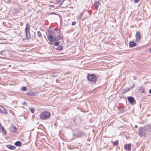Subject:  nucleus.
I'll list each match as a JSON object with an SVG mask.
<instances>
[{
    "mask_svg": "<svg viewBox=\"0 0 151 151\" xmlns=\"http://www.w3.org/2000/svg\"><path fill=\"white\" fill-rule=\"evenodd\" d=\"M50 34L47 36L48 40L51 42H53V38L58 33V30L55 29H52L48 31Z\"/></svg>",
    "mask_w": 151,
    "mask_h": 151,
    "instance_id": "f257e3e1",
    "label": "nucleus"
},
{
    "mask_svg": "<svg viewBox=\"0 0 151 151\" xmlns=\"http://www.w3.org/2000/svg\"><path fill=\"white\" fill-rule=\"evenodd\" d=\"M50 116V113L49 112L46 111L41 113L40 114V118L44 120H47L48 119Z\"/></svg>",
    "mask_w": 151,
    "mask_h": 151,
    "instance_id": "f03ea898",
    "label": "nucleus"
},
{
    "mask_svg": "<svg viewBox=\"0 0 151 151\" xmlns=\"http://www.w3.org/2000/svg\"><path fill=\"white\" fill-rule=\"evenodd\" d=\"M25 32L26 35L25 39L26 40L30 39L31 37V36L30 35L29 25L28 22L26 23Z\"/></svg>",
    "mask_w": 151,
    "mask_h": 151,
    "instance_id": "7ed1b4c3",
    "label": "nucleus"
},
{
    "mask_svg": "<svg viewBox=\"0 0 151 151\" xmlns=\"http://www.w3.org/2000/svg\"><path fill=\"white\" fill-rule=\"evenodd\" d=\"M87 78L88 81H95L96 80V76L93 74H88L87 76Z\"/></svg>",
    "mask_w": 151,
    "mask_h": 151,
    "instance_id": "20e7f679",
    "label": "nucleus"
},
{
    "mask_svg": "<svg viewBox=\"0 0 151 151\" xmlns=\"http://www.w3.org/2000/svg\"><path fill=\"white\" fill-rule=\"evenodd\" d=\"M138 132L140 136H145V134L146 130L145 128L141 127L139 129Z\"/></svg>",
    "mask_w": 151,
    "mask_h": 151,
    "instance_id": "39448f33",
    "label": "nucleus"
},
{
    "mask_svg": "<svg viewBox=\"0 0 151 151\" xmlns=\"http://www.w3.org/2000/svg\"><path fill=\"white\" fill-rule=\"evenodd\" d=\"M136 41L139 42L140 41L141 38L140 33L139 32L137 31L136 32L135 35Z\"/></svg>",
    "mask_w": 151,
    "mask_h": 151,
    "instance_id": "423d86ee",
    "label": "nucleus"
},
{
    "mask_svg": "<svg viewBox=\"0 0 151 151\" xmlns=\"http://www.w3.org/2000/svg\"><path fill=\"white\" fill-rule=\"evenodd\" d=\"M127 99L129 102L131 104H135L136 102L133 97L132 96H129L127 97Z\"/></svg>",
    "mask_w": 151,
    "mask_h": 151,
    "instance_id": "0eeeda50",
    "label": "nucleus"
},
{
    "mask_svg": "<svg viewBox=\"0 0 151 151\" xmlns=\"http://www.w3.org/2000/svg\"><path fill=\"white\" fill-rule=\"evenodd\" d=\"M63 37V36L62 35L59 34L58 35H57V34L53 38V42L54 41H57L58 40H60L62 39V38Z\"/></svg>",
    "mask_w": 151,
    "mask_h": 151,
    "instance_id": "6e6552de",
    "label": "nucleus"
},
{
    "mask_svg": "<svg viewBox=\"0 0 151 151\" xmlns=\"http://www.w3.org/2000/svg\"><path fill=\"white\" fill-rule=\"evenodd\" d=\"M10 131L12 133H14L16 132L17 131V129L13 125H12L9 128Z\"/></svg>",
    "mask_w": 151,
    "mask_h": 151,
    "instance_id": "1a4fd4ad",
    "label": "nucleus"
},
{
    "mask_svg": "<svg viewBox=\"0 0 151 151\" xmlns=\"http://www.w3.org/2000/svg\"><path fill=\"white\" fill-rule=\"evenodd\" d=\"M124 148L125 150H130L131 149L130 144H126L124 146Z\"/></svg>",
    "mask_w": 151,
    "mask_h": 151,
    "instance_id": "9d476101",
    "label": "nucleus"
},
{
    "mask_svg": "<svg viewBox=\"0 0 151 151\" xmlns=\"http://www.w3.org/2000/svg\"><path fill=\"white\" fill-rule=\"evenodd\" d=\"M6 147L9 149L13 150H15L16 149V147L15 146L11 145H6Z\"/></svg>",
    "mask_w": 151,
    "mask_h": 151,
    "instance_id": "9b49d317",
    "label": "nucleus"
},
{
    "mask_svg": "<svg viewBox=\"0 0 151 151\" xmlns=\"http://www.w3.org/2000/svg\"><path fill=\"white\" fill-rule=\"evenodd\" d=\"M145 129L146 131L148 132L151 131V125H148L145 127Z\"/></svg>",
    "mask_w": 151,
    "mask_h": 151,
    "instance_id": "f8f14e48",
    "label": "nucleus"
},
{
    "mask_svg": "<svg viewBox=\"0 0 151 151\" xmlns=\"http://www.w3.org/2000/svg\"><path fill=\"white\" fill-rule=\"evenodd\" d=\"M136 45V43L134 41L130 42L129 43V46L131 47H133Z\"/></svg>",
    "mask_w": 151,
    "mask_h": 151,
    "instance_id": "ddd939ff",
    "label": "nucleus"
},
{
    "mask_svg": "<svg viewBox=\"0 0 151 151\" xmlns=\"http://www.w3.org/2000/svg\"><path fill=\"white\" fill-rule=\"evenodd\" d=\"M100 4L99 2H95L94 4V5L95 7L96 10H97Z\"/></svg>",
    "mask_w": 151,
    "mask_h": 151,
    "instance_id": "4468645a",
    "label": "nucleus"
},
{
    "mask_svg": "<svg viewBox=\"0 0 151 151\" xmlns=\"http://www.w3.org/2000/svg\"><path fill=\"white\" fill-rule=\"evenodd\" d=\"M0 112L5 114H7V110L3 108H0Z\"/></svg>",
    "mask_w": 151,
    "mask_h": 151,
    "instance_id": "2eb2a0df",
    "label": "nucleus"
},
{
    "mask_svg": "<svg viewBox=\"0 0 151 151\" xmlns=\"http://www.w3.org/2000/svg\"><path fill=\"white\" fill-rule=\"evenodd\" d=\"M15 145L17 146L20 147L22 145V143L20 141H17L15 143Z\"/></svg>",
    "mask_w": 151,
    "mask_h": 151,
    "instance_id": "dca6fc26",
    "label": "nucleus"
},
{
    "mask_svg": "<svg viewBox=\"0 0 151 151\" xmlns=\"http://www.w3.org/2000/svg\"><path fill=\"white\" fill-rule=\"evenodd\" d=\"M139 90L140 93H145L144 92V89L142 87H141L139 88Z\"/></svg>",
    "mask_w": 151,
    "mask_h": 151,
    "instance_id": "f3484780",
    "label": "nucleus"
},
{
    "mask_svg": "<svg viewBox=\"0 0 151 151\" xmlns=\"http://www.w3.org/2000/svg\"><path fill=\"white\" fill-rule=\"evenodd\" d=\"M129 88H126V89H122V93H121L122 94H124L125 93V92H127V91H129Z\"/></svg>",
    "mask_w": 151,
    "mask_h": 151,
    "instance_id": "a211bd4d",
    "label": "nucleus"
},
{
    "mask_svg": "<svg viewBox=\"0 0 151 151\" xmlns=\"http://www.w3.org/2000/svg\"><path fill=\"white\" fill-rule=\"evenodd\" d=\"M57 3L59 4H61L64 1V0H56Z\"/></svg>",
    "mask_w": 151,
    "mask_h": 151,
    "instance_id": "6ab92c4d",
    "label": "nucleus"
},
{
    "mask_svg": "<svg viewBox=\"0 0 151 151\" xmlns=\"http://www.w3.org/2000/svg\"><path fill=\"white\" fill-rule=\"evenodd\" d=\"M37 35L38 37H41L42 36L41 34L40 31L37 32Z\"/></svg>",
    "mask_w": 151,
    "mask_h": 151,
    "instance_id": "aec40b11",
    "label": "nucleus"
},
{
    "mask_svg": "<svg viewBox=\"0 0 151 151\" xmlns=\"http://www.w3.org/2000/svg\"><path fill=\"white\" fill-rule=\"evenodd\" d=\"M63 47L62 46H60V47H59L56 48V50H58L60 51L62 50Z\"/></svg>",
    "mask_w": 151,
    "mask_h": 151,
    "instance_id": "412c9836",
    "label": "nucleus"
},
{
    "mask_svg": "<svg viewBox=\"0 0 151 151\" xmlns=\"http://www.w3.org/2000/svg\"><path fill=\"white\" fill-rule=\"evenodd\" d=\"M27 88L26 87L24 86L22 87L21 89V90L22 91H25L26 90Z\"/></svg>",
    "mask_w": 151,
    "mask_h": 151,
    "instance_id": "4be33fe9",
    "label": "nucleus"
},
{
    "mask_svg": "<svg viewBox=\"0 0 151 151\" xmlns=\"http://www.w3.org/2000/svg\"><path fill=\"white\" fill-rule=\"evenodd\" d=\"M118 144V143L116 141L114 142L113 144L114 146H116Z\"/></svg>",
    "mask_w": 151,
    "mask_h": 151,
    "instance_id": "5701e85b",
    "label": "nucleus"
},
{
    "mask_svg": "<svg viewBox=\"0 0 151 151\" xmlns=\"http://www.w3.org/2000/svg\"><path fill=\"white\" fill-rule=\"evenodd\" d=\"M31 112L32 113H33L34 112V110L33 108L32 107L30 109Z\"/></svg>",
    "mask_w": 151,
    "mask_h": 151,
    "instance_id": "b1692460",
    "label": "nucleus"
},
{
    "mask_svg": "<svg viewBox=\"0 0 151 151\" xmlns=\"http://www.w3.org/2000/svg\"><path fill=\"white\" fill-rule=\"evenodd\" d=\"M59 45V43L58 42H55L54 44V45L55 46H57Z\"/></svg>",
    "mask_w": 151,
    "mask_h": 151,
    "instance_id": "393cba45",
    "label": "nucleus"
},
{
    "mask_svg": "<svg viewBox=\"0 0 151 151\" xmlns=\"http://www.w3.org/2000/svg\"><path fill=\"white\" fill-rule=\"evenodd\" d=\"M0 129L2 130V131L4 130V127H3V126H2L1 124H0Z\"/></svg>",
    "mask_w": 151,
    "mask_h": 151,
    "instance_id": "a878e982",
    "label": "nucleus"
},
{
    "mask_svg": "<svg viewBox=\"0 0 151 151\" xmlns=\"http://www.w3.org/2000/svg\"><path fill=\"white\" fill-rule=\"evenodd\" d=\"M2 132L4 134H6V133H7L6 132V131L4 129V130H2Z\"/></svg>",
    "mask_w": 151,
    "mask_h": 151,
    "instance_id": "bb28decb",
    "label": "nucleus"
},
{
    "mask_svg": "<svg viewBox=\"0 0 151 151\" xmlns=\"http://www.w3.org/2000/svg\"><path fill=\"white\" fill-rule=\"evenodd\" d=\"M22 104L23 105H26V106H27V104L25 102H23Z\"/></svg>",
    "mask_w": 151,
    "mask_h": 151,
    "instance_id": "cd10ccee",
    "label": "nucleus"
},
{
    "mask_svg": "<svg viewBox=\"0 0 151 151\" xmlns=\"http://www.w3.org/2000/svg\"><path fill=\"white\" fill-rule=\"evenodd\" d=\"M139 0H134V2L136 3H138L139 2Z\"/></svg>",
    "mask_w": 151,
    "mask_h": 151,
    "instance_id": "c85d7f7f",
    "label": "nucleus"
},
{
    "mask_svg": "<svg viewBox=\"0 0 151 151\" xmlns=\"http://www.w3.org/2000/svg\"><path fill=\"white\" fill-rule=\"evenodd\" d=\"M76 22H72V24L73 25H74L76 24Z\"/></svg>",
    "mask_w": 151,
    "mask_h": 151,
    "instance_id": "c756f323",
    "label": "nucleus"
},
{
    "mask_svg": "<svg viewBox=\"0 0 151 151\" xmlns=\"http://www.w3.org/2000/svg\"><path fill=\"white\" fill-rule=\"evenodd\" d=\"M134 84H133L132 86H131V88H133L134 87Z\"/></svg>",
    "mask_w": 151,
    "mask_h": 151,
    "instance_id": "7c9ffc66",
    "label": "nucleus"
},
{
    "mask_svg": "<svg viewBox=\"0 0 151 151\" xmlns=\"http://www.w3.org/2000/svg\"><path fill=\"white\" fill-rule=\"evenodd\" d=\"M83 14V13H81L80 14V19L81 18V16H82V15Z\"/></svg>",
    "mask_w": 151,
    "mask_h": 151,
    "instance_id": "2f4dec72",
    "label": "nucleus"
},
{
    "mask_svg": "<svg viewBox=\"0 0 151 151\" xmlns=\"http://www.w3.org/2000/svg\"><path fill=\"white\" fill-rule=\"evenodd\" d=\"M149 93L151 94V89H150L149 91Z\"/></svg>",
    "mask_w": 151,
    "mask_h": 151,
    "instance_id": "473e14b6",
    "label": "nucleus"
},
{
    "mask_svg": "<svg viewBox=\"0 0 151 151\" xmlns=\"http://www.w3.org/2000/svg\"><path fill=\"white\" fill-rule=\"evenodd\" d=\"M73 136H75L76 137H79L77 135L74 134Z\"/></svg>",
    "mask_w": 151,
    "mask_h": 151,
    "instance_id": "72a5a7b5",
    "label": "nucleus"
},
{
    "mask_svg": "<svg viewBox=\"0 0 151 151\" xmlns=\"http://www.w3.org/2000/svg\"><path fill=\"white\" fill-rule=\"evenodd\" d=\"M50 42V44H51V45H52V44H53V42Z\"/></svg>",
    "mask_w": 151,
    "mask_h": 151,
    "instance_id": "f704fd0d",
    "label": "nucleus"
},
{
    "mask_svg": "<svg viewBox=\"0 0 151 151\" xmlns=\"http://www.w3.org/2000/svg\"><path fill=\"white\" fill-rule=\"evenodd\" d=\"M135 128H137V125H136L135 126Z\"/></svg>",
    "mask_w": 151,
    "mask_h": 151,
    "instance_id": "c9c22d12",
    "label": "nucleus"
},
{
    "mask_svg": "<svg viewBox=\"0 0 151 151\" xmlns=\"http://www.w3.org/2000/svg\"><path fill=\"white\" fill-rule=\"evenodd\" d=\"M150 52L151 53V47L150 48Z\"/></svg>",
    "mask_w": 151,
    "mask_h": 151,
    "instance_id": "e433bc0d",
    "label": "nucleus"
},
{
    "mask_svg": "<svg viewBox=\"0 0 151 151\" xmlns=\"http://www.w3.org/2000/svg\"><path fill=\"white\" fill-rule=\"evenodd\" d=\"M51 14H55V13H52Z\"/></svg>",
    "mask_w": 151,
    "mask_h": 151,
    "instance_id": "4c0bfd02",
    "label": "nucleus"
},
{
    "mask_svg": "<svg viewBox=\"0 0 151 151\" xmlns=\"http://www.w3.org/2000/svg\"><path fill=\"white\" fill-rule=\"evenodd\" d=\"M24 40H25V39H24V38H23V39H22V40L23 41H24Z\"/></svg>",
    "mask_w": 151,
    "mask_h": 151,
    "instance_id": "58836bf2",
    "label": "nucleus"
},
{
    "mask_svg": "<svg viewBox=\"0 0 151 151\" xmlns=\"http://www.w3.org/2000/svg\"><path fill=\"white\" fill-rule=\"evenodd\" d=\"M3 52V51H1V53H2V52Z\"/></svg>",
    "mask_w": 151,
    "mask_h": 151,
    "instance_id": "ea45409f",
    "label": "nucleus"
},
{
    "mask_svg": "<svg viewBox=\"0 0 151 151\" xmlns=\"http://www.w3.org/2000/svg\"><path fill=\"white\" fill-rule=\"evenodd\" d=\"M9 67H11V65H9Z\"/></svg>",
    "mask_w": 151,
    "mask_h": 151,
    "instance_id": "a19ab883",
    "label": "nucleus"
},
{
    "mask_svg": "<svg viewBox=\"0 0 151 151\" xmlns=\"http://www.w3.org/2000/svg\"><path fill=\"white\" fill-rule=\"evenodd\" d=\"M30 94V93H28V94L29 95V94Z\"/></svg>",
    "mask_w": 151,
    "mask_h": 151,
    "instance_id": "79ce46f5",
    "label": "nucleus"
}]
</instances>
